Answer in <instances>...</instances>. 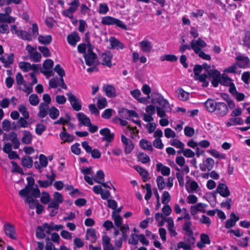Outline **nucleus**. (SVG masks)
<instances>
[{
	"label": "nucleus",
	"instance_id": "obj_1",
	"mask_svg": "<svg viewBox=\"0 0 250 250\" xmlns=\"http://www.w3.org/2000/svg\"><path fill=\"white\" fill-rule=\"evenodd\" d=\"M204 68L208 70L210 68V66L207 63H204L202 65H195L193 68V72L195 79L199 80L203 82V86L207 87L208 85V79L211 81L212 85L214 87H217L219 84V71L217 70H210L208 72V75L206 74H200L202 69Z\"/></svg>",
	"mask_w": 250,
	"mask_h": 250
},
{
	"label": "nucleus",
	"instance_id": "obj_2",
	"mask_svg": "<svg viewBox=\"0 0 250 250\" xmlns=\"http://www.w3.org/2000/svg\"><path fill=\"white\" fill-rule=\"evenodd\" d=\"M101 23L103 25H115L122 29H126V25L122 21L111 16H108L103 17Z\"/></svg>",
	"mask_w": 250,
	"mask_h": 250
},
{
	"label": "nucleus",
	"instance_id": "obj_3",
	"mask_svg": "<svg viewBox=\"0 0 250 250\" xmlns=\"http://www.w3.org/2000/svg\"><path fill=\"white\" fill-rule=\"evenodd\" d=\"M87 54L83 55L85 63L88 66L94 64L95 61L97 58V55L93 52V47L90 43H88L87 45Z\"/></svg>",
	"mask_w": 250,
	"mask_h": 250
},
{
	"label": "nucleus",
	"instance_id": "obj_4",
	"mask_svg": "<svg viewBox=\"0 0 250 250\" xmlns=\"http://www.w3.org/2000/svg\"><path fill=\"white\" fill-rule=\"evenodd\" d=\"M29 194H31L35 198H38L40 195V191L37 187L34 188L31 186H26L24 188L19 191V194L22 197L29 196Z\"/></svg>",
	"mask_w": 250,
	"mask_h": 250
},
{
	"label": "nucleus",
	"instance_id": "obj_5",
	"mask_svg": "<svg viewBox=\"0 0 250 250\" xmlns=\"http://www.w3.org/2000/svg\"><path fill=\"white\" fill-rule=\"evenodd\" d=\"M232 81V80L227 74L220 73V84L226 86H229V92L236 91L235 84Z\"/></svg>",
	"mask_w": 250,
	"mask_h": 250
},
{
	"label": "nucleus",
	"instance_id": "obj_6",
	"mask_svg": "<svg viewBox=\"0 0 250 250\" xmlns=\"http://www.w3.org/2000/svg\"><path fill=\"white\" fill-rule=\"evenodd\" d=\"M79 2L78 0H74L69 3L70 7L66 10L62 11L63 16L68 17L70 19H73V13L77 10L79 6Z\"/></svg>",
	"mask_w": 250,
	"mask_h": 250
},
{
	"label": "nucleus",
	"instance_id": "obj_7",
	"mask_svg": "<svg viewBox=\"0 0 250 250\" xmlns=\"http://www.w3.org/2000/svg\"><path fill=\"white\" fill-rule=\"evenodd\" d=\"M3 229L6 236L11 239H17L16 228L14 225L10 223L7 222L4 224Z\"/></svg>",
	"mask_w": 250,
	"mask_h": 250
},
{
	"label": "nucleus",
	"instance_id": "obj_8",
	"mask_svg": "<svg viewBox=\"0 0 250 250\" xmlns=\"http://www.w3.org/2000/svg\"><path fill=\"white\" fill-rule=\"evenodd\" d=\"M152 101L153 104H157L159 105L158 107H161L162 108L169 107L168 102L158 93L152 94Z\"/></svg>",
	"mask_w": 250,
	"mask_h": 250
},
{
	"label": "nucleus",
	"instance_id": "obj_9",
	"mask_svg": "<svg viewBox=\"0 0 250 250\" xmlns=\"http://www.w3.org/2000/svg\"><path fill=\"white\" fill-rule=\"evenodd\" d=\"M66 95L73 109L76 111L81 110L82 105L79 100L71 92L66 93Z\"/></svg>",
	"mask_w": 250,
	"mask_h": 250
},
{
	"label": "nucleus",
	"instance_id": "obj_10",
	"mask_svg": "<svg viewBox=\"0 0 250 250\" xmlns=\"http://www.w3.org/2000/svg\"><path fill=\"white\" fill-rule=\"evenodd\" d=\"M191 45V48L193 49L195 53H198L199 51L202 50V49L206 46L207 43L204 41L200 38L198 40H193L190 42Z\"/></svg>",
	"mask_w": 250,
	"mask_h": 250
},
{
	"label": "nucleus",
	"instance_id": "obj_11",
	"mask_svg": "<svg viewBox=\"0 0 250 250\" xmlns=\"http://www.w3.org/2000/svg\"><path fill=\"white\" fill-rule=\"evenodd\" d=\"M207 205L206 204L199 203L194 206H192L190 208L191 214L193 216L194 219H196V215L199 211L205 213L206 212V208Z\"/></svg>",
	"mask_w": 250,
	"mask_h": 250
},
{
	"label": "nucleus",
	"instance_id": "obj_12",
	"mask_svg": "<svg viewBox=\"0 0 250 250\" xmlns=\"http://www.w3.org/2000/svg\"><path fill=\"white\" fill-rule=\"evenodd\" d=\"M235 59L239 67L246 68L249 66L250 61L247 56L239 55L236 56Z\"/></svg>",
	"mask_w": 250,
	"mask_h": 250
},
{
	"label": "nucleus",
	"instance_id": "obj_13",
	"mask_svg": "<svg viewBox=\"0 0 250 250\" xmlns=\"http://www.w3.org/2000/svg\"><path fill=\"white\" fill-rule=\"evenodd\" d=\"M141 50L146 53H149L152 50V42L145 38L139 43Z\"/></svg>",
	"mask_w": 250,
	"mask_h": 250
},
{
	"label": "nucleus",
	"instance_id": "obj_14",
	"mask_svg": "<svg viewBox=\"0 0 250 250\" xmlns=\"http://www.w3.org/2000/svg\"><path fill=\"white\" fill-rule=\"evenodd\" d=\"M121 141L125 146V152L126 154H129L134 149V145L132 142L124 135H121Z\"/></svg>",
	"mask_w": 250,
	"mask_h": 250
},
{
	"label": "nucleus",
	"instance_id": "obj_15",
	"mask_svg": "<svg viewBox=\"0 0 250 250\" xmlns=\"http://www.w3.org/2000/svg\"><path fill=\"white\" fill-rule=\"evenodd\" d=\"M192 223L191 221L184 222L182 229L185 231V234L190 237L192 243L195 242V238L193 236V232L191 229Z\"/></svg>",
	"mask_w": 250,
	"mask_h": 250
},
{
	"label": "nucleus",
	"instance_id": "obj_16",
	"mask_svg": "<svg viewBox=\"0 0 250 250\" xmlns=\"http://www.w3.org/2000/svg\"><path fill=\"white\" fill-rule=\"evenodd\" d=\"M100 134L104 136L103 141H106L109 143L113 141L114 137L113 133H111L110 129L108 128H104L100 130Z\"/></svg>",
	"mask_w": 250,
	"mask_h": 250
},
{
	"label": "nucleus",
	"instance_id": "obj_17",
	"mask_svg": "<svg viewBox=\"0 0 250 250\" xmlns=\"http://www.w3.org/2000/svg\"><path fill=\"white\" fill-rule=\"evenodd\" d=\"M103 89L107 97L114 98L116 96V91L115 88L113 85L105 84L103 85Z\"/></svg>",
	"mask_w": 250,
	"mask_h": 250
},
{
	"label": "nucleus",
	"instance_id": "obj_18",
	"mask_svg": "<svg viewBox=\"0 0 250 250\" xmlns=\"http://www.w3.org/2000/svg\"><path fill=\"white\" fill-rule=\"evenodd\" d=\"M214 164V160L212 158H208L200 165V169L202 171H210L213 168Z\"/></svg>",
	"mask_w": 250,
	"mask_h": 250
},
{
	"label": "nucleus",
	"instance_id": "obj_19",
	"mask_svg": "<svg viewBox=\"0 0 250 250\" xmlns=\"http://www.w3.org/2000/svg\"><path fill=\"white\" fill-rule=\"evenodd\" d=\"M109 42L110 43L111 49L122 50L125 47L124 44L114 37H111L109 39Z\"/></svg>",
	"mask_w": 250,
	"mask_h": 250
},
{
	"label": "nucleus",
	"instance_id": "obj_20",
	"mask_svg": "<svg viewBox=\"0 0 250 250\" xmlns=\"http://www.w3.org/2000/svg\"><path fill=\"white\" fill-rule=\"evenodd\" d=\"M8 140L13 144V147L16 149L19 148L20 146V141L18 138V135L15 132H11L8 135Z\"/></svg>",
	"mask_w": 250,
	"mask_h": 250
},
{
	"label": "nucleus",
	"instance_id": "obj_21",
	"mask_svg": "<svg viewBox=\"0 0 250 250\" xmlns=\"http://www.w3.org/2000/svg\"><path fill=\"white\" fill-rule=\"evenodd\" d=\"M67 40L70 45L75 46L77 43L80 41V38L78 33L73 32L67 36Z\"/></svg>",
	"mask_w": 250,
	"mask_h": 250
},
{
	"label": "nucleus",
	"instance_id": "obj_22",
	"mask_svg": "<svg viewBox=\"0 0 250 250\" xmlns=\"http://www.w3.org/2000/svg\"><path fill=\"white\" fill-rule=\"evenodd\" d=\"M39 108L40 111L38 113V116L41 118H44L49 113L50 109L49 105L45 103H42L40 104Z\"/></svg>",
	"mask_w": 250,
	"mask_h": 250
},
{
	"label": "nucleus",
	"instance_id": "obj_23",
	"mask_svg": "<svg viewBox=\"0 0 250 250\" xmlns=\"http://www.w3.org/2000/svg\"><path fill=\"white\" fill-rule=\"evenodd\" d=\"M20 67L24 72H28L30 70L36 71L37 65L36 64L31 65L29 62H22L19 63Z\"/></svg>",
	"mask_w": 250,
	"mask_h": 250
},
{
	"label": "nucleus",
	"instance_id": "obj_24",
	"mask_svg": "<svg viewBox=\"0 0 250 250\" xmlns=\"http://www.w3.org/2000/svg\"><path fill=\"white\" fill-rule=\"evenodd\" d=\"M112 57V56L110 52H106L103 54L101 56V60L102 61V63L104 65L110 67L112 66L111 61Z\"/></svg>",
	"mask_w": 250,
	"mask_h": 250
},
{
	"label": "nucleus",
	"instance_id": "obj_25",
	"mask_svg": "<svg viewBox=\"0 0 250 250\" xmlns=\"http://www.w3.org/2000/svg\"><path fill=\"white\" fill-rule=\"evenodd\" d=\"M156 169L158 171L161 172V174L164 176H167L170 174V168L164 166L161 163L156 164Z\"/></svg>",
	"mask_w": 250,
	"mask_h": 250
},
{
	"label": "nucleus",
	"instance_id": "obj_26",
	"mask_svg": "<svg viewBox=\"0 0 250 250\" xmlns=\"http://www.w3.org/2000/svg\"><path fill=\"white\" fill-rule=\"evenodd\" d=\"M77 117L82 125L87 126L90 125V119L85 116L83 113H79L77 114Z\"/></svg>",
	"mask_w": 250,
	"mask_h": 250
},
{
	"label": "nucleus",
	"instance_id": "obj_27",
	"mask_svg": "<svg viewBox=\"0 0 250 250\" xmlns=\"http://www.w3.org/2000/svg\"><path fill=\"white\" fill-rule=\"evenodd\" d=\"M166 222L168 224L167 229L171 236H175L177 233L174 227V222L171 218L168 217L166 219Z\"/></svg>",
	"mask_w": 250,
	"mask_h": 250
},
{
	"label": "nucleus",
	"instance_id": "obj_28",
	"mask_svg": "<svg viewBox=\"0 0 250 250\" xmlns=\"http://www.w3.org/2000/svg\"><path fill=\"white\" fill-rule=\"evenodd\" d=\"M39 160L40 164H38L37 162L34 164L35 167L39 169H41L42 167H45L48 165L47 158L43 154H41L39 156Z\"/></svg>",
	"mask_w": 250,
	"mask_h": 250
},
{
	"label": "nucleus",
	"instance_id": "obj_29",
	"mask_svg": "<svg viewBox=\"0 0 250 250\" xmlns=\"http://www.w3.org/2000/svg\"><path fill=\"white\" fill-rule=\"evenodd\" d=\"M60 137L63 143L67 142L68 143H72L74 140L75 138L74 135L70 134L65 131H62L60 133Z\"/></svg>",
	"mask_w": 250,
	"mask_h": 250
},
{
	"label": "nucleus",
	"instance_id": "obj_30",
	"mask_svg": "<svg viewBox=\"0 0 250 250\" xmlns=\"http://www.w3.org/2000/svg\"><path fill=\"white\" fill-rule=\"evenodd\" d=\"M205 104L206 109L210 112H214L217 107V103L212 99H208Z\"/></svg>",
	"mask_w": 250,
	"mask_h": 250
},
{
	"label": "nucleus",
	"instance_id": "obj_31",
	"mask_svg": "<svg viewBox=\"0 0 250 250\" xmlns=\"http://www.w3.org/2000/svg\"><path fill=\"white\" fill-rule=\"evenodd\" d=\"M23 136L21 138V142L22 143L26 145H29L31 143L33 136L30 132L28 130H23Z\"/></svg>",
	"mask_w": 250,
	"mask_h": 250
},
{
	"label": "nucleus",
	"instance_id": "obj_32",
	"mask_svg": "<svg viewBox=\"0 0 250 250\" xmlns=\"http://www.w3.org/2000/svg\"><path fill=\"white\" fill-rule=\"evenodd\" d=\"M186 184V189L188 193L196 191L199 188L197 183L193 180H189Z\"/></svg>",
	"mask_w": 250,
	"mask_h": 250
},
{
	"label": "nucleus",
	"instance_id": "obj_33",
	"mask_svg": "<svg viewBox=\"0 0 250 250\" xmlns=\"http://www.w3.org/2000/svg\"><path fill=\"white\" fill-rule=\"evenodd\" d=\"M126 133H129L130 134V137L133 139H138L139 138V131L137 130L136 127H130L128 126L125 130Z\"/></svg>",
	"mask_w": 250,
	"mask_h": 250
},
{
	"label": "nucleus",
	"instance_id": "obj_34",
	"mask_svg": "<svg viewBox=\"0 0 250 250\" xmlns=\"http://www.w3.org/2000/svg\"><path fill=\"white\" fill-rule=\"evenodd\" d=\"M15 18L11 17L10 15L0 13V23H11L15 22Z\"/></svg>",
	"mask_w": 250,
	"mask_h": 250
},
{
	"label": "nucleus",
	"instance_id": "obj_35",
	"mask_svg": "<svg viewBox=\"0 0 250 250\" xmlns=\"http://www.w3.org/2000/svg\"><path fill=\"white\" fill-rule=\"evenodd\" d=\"M244 123L243 120L240 117L231 118L229 119V121L226 123L227 126L229 127L231 125H241Z\"/></svg>",
	"mask_w": 250,
	"mask_h": 250
},
{
	"label": "nucleus",
	"instance_id": "obj_36",
	"mask_svg": "<svg viewBox=\"0 0 250 250\" xmlns=\"http://www.w3.org/2000/svg\"><path fill=\"white\" fill-rule=\"evenodd\" d=\"M21 165L24 167L31 168L33 166V159L32 157L25 156L21 159Z\"/></svg>",
	"mask_w": 250,
	"mask_h": 250
},
{
	"label": "nucleus",
	"instance_id": "obj_37",
	"mask_svg": "<svg viewBox=\"0 0 250 250\" xmlns=\"http://www.w3.org/2000/svg\"><path fill=\"white\" fill-rule=\"evenodd\" d=\"M139 145L140 147L144 150L153 151V147L151 143L146 139H141L140 141Z\"/></svg>",
	"mask_w": 250,
	"mask_h": 250
},
{
	"label": "nucleus",
	"instance_id": "obj_38",
	"mask_svg": "<svg viewBox=\"0 0 250 250\" xmlns=\"http://www.w3.org/2000/svg\"><path fill=\"white\" fill-rule=\"evenodd\" d=\"M134 167L136 171L142 177V178L144 182H146L147 180H148V173L146 170L138 166H135Z\"/></svg>",
	"mask_w": 250,
	"mask_h": 250
},
{
	"label": "nucleus",
	"instance_id": "obj_39",
	"mask_svg": "<svg viewBox=\"0 0 250 250\" xmlns=\"http://www.w3.org/2000/svg\"><path fill=\"white\" fill-rule=\"evenodd\" d=\"M13 59L14 55L13 54L0 57V61L4 64V66L6 67L13 63Z\"/></svg>",
	"mask_w": 250,
	"mask_h": 250
},
{
	"label": "nucleus",
	"instance_id": "obj_40",
	"mask_svg": "<svg viewBox=\"0 0 250 250\" xmlns=\"http://www.w3.org/2000/svg\"><path fill=\"white\" fill-rule=\"evenodd\" d=\"M177 97L182 101H186L189 98V93L185 91L182 88H179L176 91Z\"/></svg>",
	"mask_w": 250,
	"mask_h": 250
},
{
	"label": "nucleus",
	"instance_id": "obj_41",
	"mask_svg": "<svg viewBox=\"0 0 250 250\" xmlns=\"http://www.w3.org/2000/svg\"><path fill=\"white\" fill-rule=\"evenodd\" d=\"M220 195L224 197H228L230 195V191L228 186L220 183Z\"/></svg>",
	"mask_w": 250,
	"mask_h": 250
},
{
	"label": "nucleus",
	"instance_id": "obj_42",
	"mask_svg": "<svg viewBox=\"0 0 250 250\" xmlns=\"http://www.w3.org/2000/svg\"><path fill=\"white\" fill-rule=\"evenodd\" d=\"M112 218L114 220L115 225L117 228H119L122 225V217L119 214L116 213L115 211L112 212Z\"/></svg>",
	"mask_w": 250,
	"mask_h": 250
},
{
	"label": "nucleus",
	"instance_id": "obj_43",
	"mask_svg": "<svg viewBox=\"0 0 250 250\" xmlns=\"http://www.w3.org/2000/svg\"><path fill=\"white\" fill-rule=\"evenodd\" d=\"M25 197V202L28 204L30 208L34 209L36 207L39 203L38 200L34 199L31 196H27Z\"/></svg>",
	"mask_w": 250,
	"mask_h": 250
},
{
	"label": "nucleus",
	"instance_id": "obj_44",
	"mask_svg": "<svg viewBox=\"0 0 250 250\" xmlns=\"http://www.w3.org/2000/svg\"><path fill=\"white\" fill-rule=\"evenodd\" d=\"M38 40L40 43L44 45H48L51 43L52 39L51 35H40L38 37Z\"/></svg>",
	"mask_w": 250,
	"mask_h": 250
},
{
	"label": "nucleus",
	"instance_id": "obj_45",
	"mask_svg": "<svg viewBox=\"0 0 250 250\" xmlns=\"http://www.w3.org/2000/svg\"><path fill=\"white\" fill-rule=\"evenodd\" d=\"M161 61H168L170 62H175L178 60V58L176 56L173 54H167L162 56L160 57Z\"/></svg>",
	"mask_w": 250,
	"mask_h": 250
},
{
	"label": "nucleus",
	"instance_id": "obj_46",
	"mask_svg": "<svg viewBox=\"0 0 250 250\" xmlns=\"http://www.w3.org/2000/svg\"><path fill=\"white\" fill-rule=\"evenodd\" d=\"M104 180V172L101 170H98L94 178V181L97 183H102Z\"/></svg>",
	"mask_w": 250,
	"mask_h": 250
},
{
	"label": "nucleus",
	"instance_id": "obj_47",
	"mask_svg": "<svg viewBox=\"0 0 250 250\" xmlns=\"http://www.w3.org/2000/svg\"><path fill=\"white\" fill-rule=\"evenodd\" d=\"M48 114L49 117L52 119L54 120L59 117L60 115V111L56 107L52 106L49 110Z\"/></svg>",
	"mask_w": 250,
	"mask_h": 250
},
{
	"label": "nucleus",
	"instance_id": "obj_48",
	"mask_svg": "<svg viewBox=\"0 0 250 250\" xmlns=\"http://www.w3.org/2000/svg\"><path fill=\"white\" fill-rule=\"evenodd\" d=\"M170 145L177 148L181 149L180 150L184 148L185 145L184 143L181 142L180 140L176 139H171L169 141Z\"/></svg>",
	"mask_w": 250,
	"mask_h": 250
},
{
	"label": "nucleus",
	"instance_id": "obj_49",
	"mask_svg": "<svg viewBox=\"0 0 250 250\" xmlns=\"http://www.w3.org/2000/svg\"><path fill=\"white\" fill-rule=\"evenodd\" d=\"M18 110L23 116V118L26 119L29 118V113L27 111L26 107L23 104H20L18 107Z\"/></svg>",
	"mask_w": 250,
	"mask_h": 250
},
{
	"label": "nucleus",
	"instance_id": "obj_50",
	"mask_svg": "<svg viewBox=\"0 0 250 250\" xmlns=\"http://www.w3.org/2000/svg\"><path fill=\"white\" fill-rule=\"evenodd\" d=\"M18 36L20 37L23 40H27L30 41L32 40L30 34L25 30H20Z\"/></svg>",
	"mask_w": 250,
	"mask_h": 250
},
{
	"label": "nucleus",
	"instance_id": "obj_51",
	"mask_svg": "<svg viewBox=\"0 0 250 250\" xmlns=\"http://www.w3.org/2000/svg\"><path fill=\"white\" fill-rule=\"evenodd\" d=\"M107 105V102L105 97H99L97 100V106L100 109L105 107Z\"/></svg>",
	"mask_w": 250,
	"mask_h": 250
},
{
	"label": "nucleus",
	"instance_id": "obj_52",
	"mask_svg": "<svg viewBox=\"0 0 250 250\" xmlns=\"http://www.w3.org/2000/svg\"><path fill=\"white\" fill-rule=\"evenodd\" d=\"M178 153H182L184 156L187 158H193L195 155L194 152L190 149H182V150L178 151Z\"/></svg>",
	"mask_w": 250,
	"mask_h": 250
},
{
	"label": "nucleus",
	"instance_id": "obj_53",
	"mask_svg": "<svg viewBox=\"0 0 250 250\" xmlns=\"http://www.w3.org/2000/svg\"><path fill=\"white\" fill-rule=\"evenodd\" d=\"M109 11V7L106 3H101L99 4V8L98 12L100 14L104 15Z\"/></svg>",
	"mask_w": 250,
	"mask_h": 250
},
{
	"label": "nucleus",
	"instance_id": "obj_54",
	"mask_svg": "<svg viewBox=\"0 0 250 250\" xmlns=\"http://www.w3.org/2000/svg\"><path fill=\"white\" fill-rule=\"evenodd\" d=\"M29 101L32 105L36 106L39 104L40 100L37 94H32L29 97Z\"/></svg>",
	"mask_w": 250,
	"mask_h": 250
},
{
	"label": "nucleus",
	"instance_id": "obj_55",
	"mask_svg": "<svg viewBox=\"0 0 250 250\" xmlns=\"http://www.w3.org/2000/svg\"><path fill=\"white\" fill-rule=\"evenodd\" d=\"M243 45L248 48H250V32L247 31L243 39Z\"/></svg>",
	"mask_w": 250,
	"mask_h": 250
},
{
	"label": "nucleus",
	"instance_id": "obj_56",
	"mask_svg": "<svg viewBox=\"0 0 250 250\" xmlns=\"http://www.w3.org/2000/svg\"><path fill=\"white\" fill-rule=\"evenodd\" d=\"M158 188L160 190H163L166 187L164 178L161 176H158L156 179Z\"/></svg>",
	"mask_w": 250,
	"mask_h": 250
},
{
	"label": "nucleus",
	"instance_id": "obj_57",
	"mask_svg": "<svg viewBox=\"0 0 250 250\" xmlns=\"http://www.w3.org/2000/svg\"><path fill=\"white\" fill-rule=\"evenodd\" d=\"M239 219V217L235 219L230 218L226 221L225 228L226 229H230L233 227L236 224V222Z\"/></svg>",
	"mask_w": 250,
	"mask_h": 250
},
{
	"label": "nucleus",
	"instance_id": "obj_58",
	"mask_svg": "<svg viewBox=\"0 0 250 250\" xmlns=\"http://www.w3.org/2000/svg\"><path fill=\"white\" fill-rule=\"evenodd\" d=\"M228 111V105L224 103L220 102V115L225 116Z\"/></svg>",
	"mask_w": 250,
	"mask_h": 250
},
{
	"label": "nucleus",
	"instance_id": "obj_59",
	"mask_svg": "<svg viewBox=\"0 0 250 250\" xmlns=\"http://www.w3.org/2000/svg\"><path fill=\"white\" fill-rule=\"evenodd\" d=\"M170 200V196L168 191H165L162 195V202L164 205L168 204Z\"/></svg>",
	"mask_w": 250,
	"mask_h": 250
},
{
	"label": "nucleus",
	"instance_id": "obj_60",
	"mask_svg": "<svg viewBox=\"0 0 250 250\" xmlns=\"http://www.w3.org/2000/svg\"><path fill=\"white\" fill-rule=\"evenodd\" d=\"M26 120V119L23 117H20L17 122L19 127L21 128L27 127L29 125V124Z\"/></svg>",
	"mask_w": 250,
	"mask_h": 250
},
{
	"label": "nucleus",
	"instance_id": "obj_61",
	"mask_svg": "<svg viewBox=\"0 0 250 250\" xmlns=\"http://www.w3.org/2000/svg\"><path fill=\"white\" fill-rule=\"evenodd\" d=\"M38 49L44 57H48L51 56L50 50L47 47L39 46Z\"/></svg>",
	"mask_w": 250,
	"mask_h": 250
},
{
	"label": "nucleus",
	"instance_id": "obj_62",
	"mask_svg": "<svg viewBox=\"0 0 250 250\" xmlns=\"http://www.w3.org/2000/svg\"><path fill=\"white\" fill-rule=\"evenodd\" d=\"M138 159L143 164H146L150 161L149 156L147 154L143 153L139 154Z\"/></svg>",
	"mask_w": 250,
	"mask_h": 250
},
{
	"label": "nucleus",
	"instance_id": "obj_63",
	"mask_svg": "<svg viewBox=\"0 0 250 250\" xmlns=\"http://www.w3.org/2000/svg\"><path fill=\"white\" fill-rule=\"evenodd\" d=\"M92 238L93 240L96 239V232L93 229H88L86 231V239Z\"/></svg>",
	"mask_w": 250,
	"mask_h": 250
},
{
	"label": "nucleus",
	"instance_id": "obj_64",
	"mask_svg": "<svg viewBox=\"0 0 250 250\" xmlns=\"http://www.w3.org/2000/svg\"><path fill=\"white\" fill-rule=\"evenodd\" d=\"M31 33H30L31 35L32 39L36 38L39 34L38 27L37 23H33L31 28Z\"/></svg>",
	"mask_w": 250,
	"mask_h": 250
}]
</instances>
